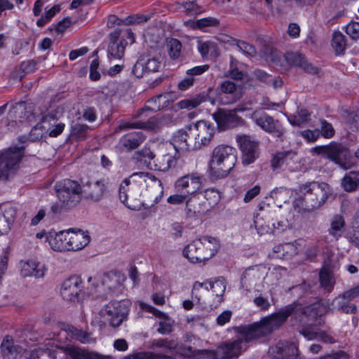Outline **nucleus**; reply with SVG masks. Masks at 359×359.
Segmentation results:
<instances>
[{
  "instance_id": "nucleus-9",
  "label": "nucleus",
  "mask_w": 359,
  "mask_h": 359,
  "mask_svg": "<svg viewBox=\"0 0 359 359\" xmlns=\"http://www.w3.org/2000/svg\"><path fill=\"white\" fill-rule=\"evenodd\" d=\"M93 294L100 298H106L111 292L121 287L122 276L114 272H109L98 275L94 278Z\"/></svg>"
},
{
  "instance_id": "nucleus-44",
  "label": "nucleus",
  "mask_w": 359,
  "mask_h": 359,
  "mask_svg": "<svg viewBox=\"0 0 359 359\" xmlns=\"http://www.w3.org/2000/svg\"><path fill=\"white\" fill-rule=\"evenodd\" d=\"M167 48L170 57L172 60H176L180 57L181 55L182 43L181 42L174 38L168 39L167 40Z\"/></svg>"
},
{
  "instance_id": "nucleus-26",
  "label": "nucleus",
  "mask_w": 359,
  "mask_h": 359,
  "mask_svg": "<svg viewBox=\"0 0 359 359\" xmlns=\"http://www.w3.org/2000/svg\"><path fill=\"white\" fill-rule=\"evenodd\" d=\"M287 62L292 65L301 68L306 73L311 75H318L319 68L309 62L306 57L298 53H287L285 55Z\"/></svg>"
},
{
  "instance_id": "nucleus-11",
  "label": "nucleus",
  "mask_w": 359,
  "mask_h": 359,
  "mask_svg": "<svg viewBox=\"0 0 359 359\" xmlns=\"http://www.w3.org/2000/svg\"><path fill=\"white\" fill-rule=\"evenodd\" d=\"M121 34L122 31L116 29L109 34L110 42L108 46V57L110 59H121L123 57L127 45L126 38L130 39L131 43L135 41V36L133 32L127 30L124 35L121 36Z\"/></svg>"
},
{
  "instance_id": "nucleus-48",
  "label": "nucleus",
  "mask_w": 359,
  "mask_h": 359,
  "mask_svg": "<svg viewBox=\"0 0 359 359\" xmlns=\"http://www.w3.org/2000/svg\"><path fill=\"white\" fill-rule=\"evenodd\" d=\"M89 129V126L86 124L75 123L72 126L71 135L77 141H81L85 138Z\"/></svg>"
},
{
  "instance_id": "nucleus-32",
  "label": "nucleus",
  "mask_w": 359,
  "mask_h": 359,
  "mask_svg": "<svg viewBox=\"0 0 359 359\" xmlns=\"http://www.w3.org/2000/svg\"><path fill=\"white\" fill-rule=\"evenodd\" d=\"M145 136L142 133H131L123 135L119 144L128 151L137 149L143 143Z\"/></svg>"
},
{
  "instance_id": "nucleus-34",
  "label": "nucleus",
  "mask_w": 359,
  "mask_h": 359,
  "mask_svg": "<svg viewBox=\"0 0 359 359\" xmlns=\"http://www.w3.org/2000/svg\"><path fill=\"white\" fill-rule=\"evenodd\" d=\"M44 269L33 260H28L21 263V274L22 276H34L41 278L44 276Z\"/></svg>"
},
{
  "instance_id": "nucleus-14",
  "label": "nucleus",
  "mask_w": 359,
  "mask_h": 359,
  "mask_svg": "<svg viewBox=\"0 0 359 359\" xmlns=\"http://www.w3.org/2000/svg\"><path fill=\"white\" fill-rule=\"evenodd\" d=\"M129 307L126 302H111L101 310L102 316H108L110 317V325L117 327L123 323L128 316Z\"/></svg>"
},
{
  "instance_id": "nucleus-46",
  "label": "nucleus",
  "mask_w": 359,
  "mask_h": 359,
  "mask_svg": "<svg viewBox=\"0 0 359 359\" xmlns=\"http://www.w3.org/2000/svg\"><path fill=\"white\" fill-rule=\"evenodd\" d=\"M332 46L336 54L342 53L346 46L345 36L340 32H334L332 36Z\"/></svg>"
},
{
  "instance_id": "nucleus-49",
  "label": "nucleus",
  "mask_w": 359,
  "mask_h": 359,
  "mask_svg": "<svg viewBox=\"0 0 359 359\" xmlns=\"http://www.w3.org/2000/svg\"><path fill=\"white\" fill-rule=\"evenodd\" d=\"M177 347V342L174 340L167 339H154L151 343V348L155 349L161 348L163 349L172 350Z\"/></svg>"
},
{
  "instance_id": "nucleus-28",
  "label": "nucleus",
  "mask_w": 359,
  "mask_h": 359,
  "mask_svg": "<svg viewBox=\"0 0 359 359\" xmlns=\"http://www.w3.org/2000/svg\"><path fill=\"white\" fill-rule=\"evenodd\" d=\"M16 217L15 208L9 203L0 205V233L4 234L11 229Z\"/></svg>"
},
{
  "instance_id": "nucleus-33",
  "label": "nucleus",
  "mask_w": 359,
  "mask_h": 359,
  "mask_svg": "<svg viewBox=\"0 0 359 359\" xmlns=\"http://www.w3.org/2000/svg\"><path fill=\"white\" fill-rule=\"evenodd\" d=\"M177 159L174 156L168 153H163L156 156L152 164L155 170L165 172L170 168L175 167Z\"/></svg>"
},
{
  "instance_id": "nucleus-18",
  "label": "nucleus",
  "mask_w": 359,
  "mask_h": 359,
  "mask_svg": "<svg viewBox=\"0 0 359 359\" xmlns=\"http://www.w3.org/2000/svg\"><path fill=\"white\" fill-rule=\"evenodd\" d=\"M267 271L263 266H254L247 269L243 274L241 284L247 290L261 285L266 276Z\"/></svg>"
},
{
  "instance_id": "nucleus-60",
  "label": "nucleus",
  "mask_w": 359,
  "mask_h": 359,
  "mask_svg": "<svg viewBox=\"0 0 359 359\" xmlns=\"http://www.w3.org/2000/svg\"><path fill=\"white\" fill-rule=\"evenodd\" d=\"M148 20V18L144 15L137 14L128 16L123 20V23L126 25L133 24H140L146 22Z\"/></svg>"
},
{
  "instance_id": "nucleus-23",
  "label": "nucleus",
  "mask_w": 359,
  "mask_h": 359,
  "mask_svg": "<svg viewBox=\"0 0 359 359\" xmlns=\"http://www.w3.org/2000/svg\"><path fill=\"white\" fill-rule=\"evenodd\" d=\"M81 283L78 276H72L64 280L60 290L62 297L69 302L77 299L79 292L81 290Z\"/></svg>"
},
{
  "instance_id": "nucleus-31",
  "label": "nucleus",
  "mask_w": 359,
  "mask_h": 359,
  "mask_svg": "<svg viewBox=\"0 0 359 359\" xmlns=\"http://www.w3.org/2000/svg\"><path fill=\"white\" fill-rule=\"evenodd\" d=\"M8 118L18 119L19 122L27 121H32L34 114L32 113L31 107L27 106L24 102L15 103L8 112Z\"/></svg>"
},
{
  "instance_id": "nucleus-53",
  "label": "nucleus",
  "mask_w": 359,
  "mask_h": 359,
  "mask_svg": "<svg viewBox=\"0 0 359 359\" xmlns=\"http://www.w3.org/2000/svg\"><path fill=\"white\" fill-rule=\"evenodd\" d=\"M209 285L212 291L217 297H222L226 290V284L224 280L222 278L216 279L214 282H210Z\"/></svg>"
},
{
  "instance_id": "nucleus-5",
  "label": "nucleus",
  "mask_w": 359,
  "mask_h": 359,
  "mask_svg": "<svg viewBox=\"0 0 359 359\" xmlns=\"http://www.w3.org/2000/svg\"><path fill=\"white\" fill-rule=\"evenodd\" d=\"M298 190L303 208L309 212L319 208L325 202L330 187L326 183L313 181L301 184Z\"/></svg>"
},
{
  "instance_id": "nucleus-10",
  "label": "nucleus",
  "mask_w": 359,
  "mask_h": 359,
  "mask_svg": "<svg viewBox=\"0 0 359 359\" xmlns=\"http://www.w3.org/2000/svg\"><path fill=\"white\" fill-rule=\"evenodd\" d=\"M241 152V162L245 166L253 163L259 156V142L248 135H238L236 137Z\"/></svg>"
},
{
  "instance_id": "nucleus-4",
  "label": "nucleus",
  "mask_w": 359,
  "mask_h": 359,
  "mask_svg": "<svg viewBox=\"0 0 359 359\" xmlns=\"http://www.w3.org/2000/svg\"><path fill=\"white\" fill-rule=\"evenodd\" d=\"M237 162L236 150L228 145H219L212 151L209 172L215 180L226 177Z\"/></svg>"
},
{
  "instance_id": "nucleus-64",
  "label": "nucleus",
  "mask_w": 359,
  "mask_h": 359,
  "mask_svg": "<svg viewBox=\"0 0 359 359\" xmlns=\"http://www.w3.org/2000/svg\"><path fill=\"white\" fill-rule=\"evenodd\" d=\"M321 134L326 138H330L334 134L332 126L325 120L321 121Z\"/></svg>"
},
{
  "instance_id": "nucleus-56",
  "label": "nucleus",
  "mask_w": 359,
  "mask_h": 359,
  "mask_svg": "<svg viewBox=\"0 0 359 359\" xmlns=\"http://www.w3.org/2000/svg\"><path fill=\"white\" fill-rule=\"evenodd\" d=\"M255 305L259 309L260 311H267L271 306V303L266 297H264L262 294L254 297L252 300Z\"/></svg>"
},
{
  "instance_id": "nucleus-41",
  "label": "nucleus",
  "mask_w": 359,
  "mask_h": 359,
  "mask_svg": "<svg viewBox=\"0 0 359 359\" xmlns=\"http://www.w3.org/2000/svg\"><path fill=\"white\" fill-rule=\"evenodd\" d=\"M168 101L167 95L160 94L149 99L145 108L151 111H158L166 107Z\"/></svg>"
},
{
  "instance_id": "nucleus-61",
  "label": "nucleus",
  "mask_w": 359,
  "mask_h": 359,
  "mask_svg": "<svg viewBox=\"0 0 359 359\" xmlns=\"http://www.w3.org/2000/svg\"><path fill=\"white\" fill-rule=\"evenodd\" d=\"M346 32L353 40L359 39V22H350L346 27Z\"/></svg>"
},
{
  "instance_id": "nucleus-19",
  "label": "nucleus",
  "mask_w": 359,
  "mask_h": 359,
  "mask_svg": "<svg viewBox=\"0 0 359 359\" xmlns=\"http://www.w3.org/2000/svg\"><path fill=\"white\" fill-rule=\"evenodd\" d=\"M208 205L205 204L203 197L198 194L191 195L186 203L184 212L188 218H201L208 210Z\"/></svg>"
},
{
  "instance_id": "nucleus-21",
  "label": "nucleus",
  "mask_w": 359,
  "mask_h": 359,
  "mask_svg": "<svg viewBox=\"0 0 359 359\" xmlns=\"http://www.w3.org/2000/svg\"><path fill=\"white\" fill-rule=\"evenodd\" d=\"M299 350L294 343L279 341L269 348V353L276 359H297Z\"/></svg>"
},
{
  "instance_id": "nucleus-43",
  "label": "nucleus",
  "mask_w": 359,
  "mask_h": 359,
  "mask_svg": "<svg viewBox=\"0 0 359 359\" xmlns=\"http://www.w3.org/2000/svg\"><path fill=\"white\" fill-rule=\"evenodd\" d=\"M198 194L203 197L205 204L209 205V211L220 200L219 193L214 189H208L204 192H198Z\"/></svg>"
},
{
  "instance_id": "nucleus-27",
  "label": "nucleus",
  "mask_w": 359,
  "mask_h": 359,
  "mask_svg": "<svg viewBox=\"0 0 359 359\" xmlns=\"http://www.w3.org/2000/svg\"><path fill=\"white\" fill-rule=\"evenodd\" d=\"M0 351L2 359H18L22 353V348L15 344L12 337L7 335L1 343Z\"/></svg>"
},
{
  "instance_id": "nucleus-7",
  "label": "nucleus",
  "mask_w": 359,
  "mask_h": 359,
  "mask_svg": "<svg viewBox=\"0 0 359 359\" xmlns=\"http://www.w3.org/2000/svg\"><path fill=\"white\" fill-rule=\"evenodd\" d=\"M243 326L236 327V331L241 334V337L233 341H227L221 343L214 351V359H231L238 358L248 346L247 344L252 340H247L246 334L242 332Z\"/></svg>"
},
{
  "instance_id": "nucleus-3",
  "label": "nucleus",
  "mask_w": 359,
  "mask_h": 359,
  "mask_svg": "<svg viewBox=\"0 0 359 359\" xmlns=\"http://www.w3.org/2000/svg\"><path fill=\"white\" fill-rule=\"evenodd\" d=\"M54 190L58 201L50 207V212L53 215L76 207L83 198V188L76 180L65 179L57 182Z\"/></svg>"
},
{
  "instance_id": "nucleus-2",
  "label": "nucleus",
  "mask_w": 359,
  "mask_h": 359,
  "mask_svg": "<svg viewBox=\"0 0 359 359\" xmlns=\"http://www.w3.org/2000/svg\"><path fill=\"white\" fill-rule=\"evenodd\" d=\"M152 184L160 187L161 194H162L163 187H161V182L153 174L147 172H134L128 178L124 179L120 184L118 189L119 198L128 208L136 210L137 207L128 203V198L140 200L139 198L144 196L147 188Z\"/></svg>"
},
{
  "instance_id": "nucleus-59",
  "label": "nucleus",
  "mask_w": 359,
  "mask_h": 359,
  "mask_svg": "<svg viewBox=\"0 0 359 359\" xmlns=\"http://www.w3.org/2000/svg\"><path fill=\"white\" fill-rule=\"evenodd\" d=\"M236 46L240 50L247 55L253 56L256 54L255 48L247 42L238 40L236 41Z\"/></svg>"
},
{
  "instance_id": "nucleus-45",
  "label": "nucleus",
  "mask_w": 359,
  "mask_h": 359,
  "mask_svg": "<svg viewBox=\"0 0 359 359\" xmlns=\"http://www.w3.org/2000/svg\"><path fill=\"white\" fill-rule=\"evenodd\" d=\"M205 101L204 95H198L194 97L184 99L177 103L179 108L187 109L188 110L193 109Z\"/></svg>"
},
{
  "instance_id": "nucleus-24",
  "label": "nucleus",
  "mask_w": 359,
  "mask_h": 359,
  "mask_svg": "<svg viewBox=\"0 0 359 359\" xmlns=\"http://www.w3.org/2000/svg\"><path fill=\"white\" fill-rule=\"evenodd\" d=\"M106 192L107 185L104 180L88 182L83 188V196L93 202L102 200Z\"/></svg>"
},
{
  "instance_id": "nucleus-40",
  "label": "nucleus",
  "mask_w": 359,
  "mask_h": 359,
  "mask_svg": "<svg viewBox=\"0 0 359 359\" xmlns=\"http://www.w3.org/2000/svg\"><path fill=\"white\" fill-rule=\"evenodd\" d=\"M319 278L320 287L327 292H332L335 285L333 273L327 269L323 268L320 271Z\"/></svg>"
},
{
  "instance_id": "nucleus-16",
  "label": "nucleus",
  "mask_w": 359,
  "mask_h": 359,
  "mask_svg": "<svg viewBox=\"0 0 359 359\" xmlns=\"http://www.w3.org/2000/svg\"><path fill=\"white\" fill-rule=\"evenodd\" d=\"M203 177L198 172H193L180 177L175 182L176 192H182L190 196L198 194L202 184Z\"/></svg>"
},
{
  "instance_id": "nucleus-62",
  "label": "nucleus",
  "mask_w": 359,
  "mask_h": 359,
  "mask_svg": "<svg viewBox=\"0 0 359 359\" xmlns=\"http://www.w3.org/2000/svg\"><path fill=\"white\" fill-rule=\"evenodd\" d=\"M43 128L45 127L41 124H37L33 127L29 133V140L32 142L40 140L43 137Z\"/></svg>"
},
{
  "instance_id": "nucleus-52",
  "label": "nucleus",
  "mask_w": 359,
  "mask_h": 359,
  "mask_svg": "<svg viewBox=\"0 0 359 359\" xmlns=\"http://www.w3.org/2000/svg\"><path fill=\"white\" fill-rule=\"evenodd\" d=\"M345 222L343 217L340 215L334 217L332 222L331 227L329 229L330 234L334 236H339L338 232L344 226Z\"/></svg>"
},
{
  "instance_id": "nucleus-39",
  "label": "nucleus",
  "mask_w": 359,
  "mask_h": 359,
  "mask_svg": "<svg viewBox=\"0 0 359 359\" xmlns=\"http://www.w3.org/2000/svg\"><path fill=\"white\" fill-rule=\"evenodd\" d=\"M65 331L72 339L79 341L82 344H88L94 341L90 337V333L78 329L72 325H67Z\"/></svg>"
},
{
  "instance_id": "nucleus-63",
  "label": "nucleus",
  "mask_w": 359,
  "mask_h": 359,
  "mask_svg": "<svg viewBox=\"0 0 359 359\" xmlns=\"http://www.w3.org/2000/svg\"><path fill=\"white\" fill-rule=\"evenodd\" d=\"M278 250H282L289 256L295 255L298 252L297 247L294 243H287L277 247Z\"/></svg>"
},
{
  "instance_id": "nucleus-29",
  "label": "nucleus",
  "mask_w": 359,
  "mask_h": 359,
  "mask_svg": "<svg viewBox=\"0 0 359 359\" xmlns=\"http://www.w3.org/2000/svg\"><path fill=\"white\" fill-rule=\"evenodd\" d=\"M67 240L69 245V250L77 251L83 249L89 243L90 237L88 231L80 229L77 231L69 230Z\"/></svg>"
},
{
  "instance_id": "nucleus-12",
  "label": "nucleus",
  "mask_w": 359,
  "mask_h": 359,
  "mask_svg": "<svg viewBox=\"0 0 359 359\" xmlns=\"http://www.w3.org/2000/svg\"><path fill=\"white\" fill-rule=\"evenodd\" d=\"M252 119L265 132L278 138L283 137L285 130L279 120L275 119L265 112L258 111L253 112Z\"/></svg>"
},
{
  "instance_id": "nucleus-54",
  "label": "nucleus",
  "mask_w": 359,
  "mask_h": 359,
  "mask_svg": "<svg viewBox=\"0 0 359 359\" xmlns=\"http://www.w3.org/2000/svg\"><path fill=\"white\" fill-rule=\"evenodd\" d=\"M189 196L182 192H177L175 194L170 195L168 199L167 202L170 205H182L184 203H187V199L189 198Z\"/></svg>"
},
{
  "instance_id": "nucleus-51",
  "label": "nucleus",
  "mask_w": 359,
  "mask_h": 359,
  "mask_svg": "<svg viewBox=\"0 0 359 359\" xmlns=\"http://www.w3.org/2000/svg\"><path fill=\"white\" fill-rule=\"evenodd\" d=\"M187 15H194L201 12L200 6L196 4V0H187L181 3Z\"/></svg>"
},
{
  "instance_id": "nucleus-17",
  "label": "nucleus",
  "mask_w": 359,
  "mask_h": 359,
  "mask_svg": "<svg viewBox=\"0 0 359 359\" xmlns=\"http://www.w3.org/2000/svg\"><path fill=\"white\" fill-rule=\"evenodd\" d=\"M194 125H188L178 130L173 136V146L176 149L184 151L197 150Z\"/></svg>"
},
{
  "instance_id": "nucleus-42",
  "label": "nucleus",
  "mask_w": 359,
  "mask_h": 359,
  "mask_svg": "<svg viewBox=\"0 0 359 359\" xmlns=\"http://www.w3.org/2000/svg\"><path fill=\"white\" fill-rule=\"evenodd\" d=\"M64 351L72 359H91L93 353L76 346L65 347Z\"/></svg>"
},
{
  "instance_id": "nucleus-8",
  "label": "nucleus",
  "mask_w": 359,
  "mask_h": 359,
  "mask_svg": "<svg viewBox=\"0 0 359 359\" xmlns=\"http://www.w3.org/2000/svg\"><path fill=\"white\" fill-rule=\"evenodd\" d=\"M24 149L23 146L11 147L0 155V179L6 180L15 174L24 155Z\"/></svg>"
},
{
  "instance_id": "nucleus-47",
  "label": "nucleus",
  "mask_w": 359,
  "mask_h": 359,
  "mask_svg": "<svg viewBox=\"0 0 359 359\" xmlns=\"http://www.w3.org/2000/svg\"><path fill=\"white\" fill-rule=\"evenodd\" d=\"M193 28L202 29L209 26H217L219 21L214 18H207L198 20L197 21H187L185 22Z\"/></svg>"
},
{
  "instance_id": "nucleus-58",
  "label": "nucleus",
  "mask_w": 359,
  "mask_h": 359,
  "mask_svg": "<svg viewBox=\"0 0 359 359\" xmlns=\"http://www.w3.org/2000/svg\"><path fill=\"white\" fill-rule=\"evenodd\" d=\"M159 122L155 118H151L146 122L139 121V128H142L150 131H157L159 130Z\"/></svg>"
},
{
  "instance_id": "nucleus-15",
  "label": "nucleus",
  "mask_w": 359,
  "mask_h": 359,
  "mask_svg": "<svg viewBox=\"0 0 359 359\" xmlns=\"http://www.w3.org/2000/svg\"><path fill=\"white\" fill-rule=\"evenodd\" d=\"M217 97L212 101V104L217 101L222 105H227L235 103L242 96L240 90L237 89L236 85L229 80L222 82L216 89Z\"/></svg>"
},
{
  "instance_id": "nucleus-57",
  "label": "nucleus",
  "mask_w": 359,
  "mask_h": 359,
  "mask_svg": "<svg viewBox=\"0 0 359 359\" xmlns=\"http://www.w3.org/2000/svg\"><path fill=\"white\" fill-rule=\"evenodd\" d=\"M62 109L60 107L50 109L46 114L43 116V117L41 118V123L57 120L62 116Z\"/></svg>"
},
{
  "instance_id": "nucleus-35",
  "label": "nucleus",
  "mask_w": 359,
  "mask_h": 359,
  "mask_svg": "<svg viewBox=\"0 0 359 359\" xmlns=\"http://www.w3.org/2000/svg\"><path fill=\"white\" fill-rule=\"evenodd\" d=\"M332 305L339 311L346 314H354L357 312L355 304L343 294H339L332 302Z\"/></svg>"
},
{
  "instance_id": "nucleus-1",
  "label": "nucleus",
  "mask_w": 359,
  "mask_h": 359,
  "mask_svg": "<svg viewBox=\"0 0 359 359\" xmlns=\"http://www.w3.org/2000/svg\"><path fill=\"white\" fill-rule=\"evenodd\" d=\"M324 313L325 308L319 303L304 306L301 303L294 302L278 311L262 318L259 323L243 326L241 330L245 333L247 340H255L280 328L289 316L299 323H302L305 317L314 320Z\"/></svg>"
},
{
  "instance_id": "nucleus-22",
  "label": "nucleus",
  "mask_w": 359,
  "mask_h": 359,
  "mask_svg": "<svg viewBox=\"0 0 359 359\" xmlns=\"http://www.w3.org/2000/svg\"><path fill=\"white\" fill-rule=\"evenodd\" d=\"M160 67L161 62L157 58L143 55L135 64L133 72L137 78H141L145 74L158 72Z\"/></svg>"
},
{
  "instance_id": "nucleus-6",
  "label": "nucleus",
  "mask_w": 359,
  "mask_h": 359,
  "mask_svg": "<svg viewBox=\"0 0 359 359\" xmlns=\"http://www.w3.org/2000/svg\"><path fill=\"white\" fill-rule=\"evenodd\" d=\"M217 250V244L215 238L203 237L187 245L183 255L192 263L201 262L214 256Z\"/></svg>"
},
{
  "instance_id": "nucleus-55",
  "label": "nucleus",
  "mask_w": 359,
  "mask_h": 359,
  "mask_svg": "<svg viewBox=\"0 0 359 359\" xmlns=\"http://www.w3.org/2000/svg\"><path fill=\"white\" fill-rule=\"evenodd\" d=\"M319 330L315 325H310L303 327L299 332L308 340L318 339Z\"/></svg>"
},
{
  "instance_id": "nucleus-13",
  "label": "nucleus",
  "mask_w": 359,
  "mask_h": 359,
  "mask_svg": "<svg viewBox=\"0 0 359 359\" xmlns=\"http://www.w3.org/2000/svg\"><path fill=\"white\" fill-rule=\"evenodd\" d=\"M212 117L219 131L232 130L245 123L244 119L236 114V111L226 109H218L212 114Z\"/></svg>"
},
{
  "instance_id": "nucleus-25",
  "label": "nucleus",
  "mask_w": 359,
  "mask_h": 359,
  "mask_svg": "<svg viewBox=\"0 0 359 359\" xmlns=\"http://www.w3.org/2000/svg\"><path fill=\"white\" fill-rule=\"evenodd\" d=\"M327 158L344 169H347L349 167L348 159L350 158V153L348 149L341 144L331 143Z\"/></svg>"
},
{
  "instance_id": "nucleus-36",
  "label": "nucleus",
  "mask_w": 359,
  "mask_h": 359,
  "mask_svg": "<svg viewBox=\"0 0 359 359\" xmlns=\"http://www.w3.org/2000/svg\"><path fill=\"white\" fill-rule=\"evenodd\" d=\"M252 75L256 80L274 88H280L283 85V81L280 77H273L272 75L259 69H255Z\"/></svg>"
},
{
  "instance_id": "nucleus-30",
  "label": "nucleus",
  "mask_w": 359,
  "mask_h": 359,
  "mask_svg": "<svg viewBox=\"0 0 359 359\" xmlns=\"http://www.w3.org/2000/svg\"><path fill=\"white\" fill-rule=\"evenodd\" d=\"M68 237L69 230L61 231L58 233L50 232L49 235L46 237V240L53 250L62 252L69 250Z\"/></svg>"
},
{
  "instance_id": "nucleus-37",
  "label": "nucleus",
  "mask_w": 359,
  "mask_h": 359,
  "mask_svg": "<svg viewBox=\"0 0 359 359\" xmlns=\"http://www.w3.org/2000/svg\"><path fill=\"white\" fill-rule=\"evenodd\" d=\"M156 155L154 151H152L149 147L144 146L143 148L133 154V160L135 161L137 163L143 164L148 168H151L153 161Z\"/></svg>"
},
{
  "instance_id": "nucleus-20",
  "label": "nucleus",
  "mask_w": 359,
  "mask_h": 359,
  "mask_svg": "<svg viewBox=\"0 0 359 359\" xmlns=\"http://www.w3.org/2000/svg\"><path fill=\"white\" fill-rule=\"evenodd\" d=\"M197 149L210 144L214 134L215 127L205 121H199L194 124Z\"/></svg>"
},
{
  "instance_id": "nucleus-50",
  "label": "nucleus",
  "mask_w": 359,
  "mask_h": 359,
  "mask_svg": "<svg viewBox=\"0 0 359 359\" xmlns=\"http://www.w3.org/2000/svg\"><path fill=\"white\" fill-rule=\"evenodd\" d=\"M296 155V152L293 151H287L278 153L272 159L271 165L274 168H278L283 164L285 160L287 158H292Z\"/></svg>"
},
{
  "instance_id": "nucleus-38",
  "label": "nucleus",
  "mask_w": 359,
  "mask_h": 359,
  "mask_svg": "<svg viewBox=\"0 0 359 359\" xmlns=\"http://www.w3.org/2000/svg\"><path fill=\"white\" fill-rule=\"evenodd\" d=\"M341 185L347 192H353L359 189V170H351L341 180Z\"/></svg>"
}]
</instances>
